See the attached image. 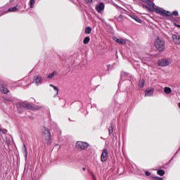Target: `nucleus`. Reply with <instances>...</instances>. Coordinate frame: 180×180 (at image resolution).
<instances>
[{
	"mask_svg": "<svg viewBox=\"0 0 180 180\" xmlns=\"http://www.w3.org/2000/svg\"><path fill=\"white\" fill-rule=\"evenodd\" d=\"M154 46L158 51H164L165 50V41L158 37L155 40Z\"/></svg>",
	"mask_w": 180,
	"mask_h": 180,
	"instance_id": "nucleus-1",
	"label": "nucleus"
},
{
	"mask_svg": "<svg viewBox=\"0 0 180 180\" xmlns=\"http://www.w3.org/2000/svg\"><path fill=\"white\" fill-rule=\"evenodd\" d=\"M18 108H24L25 109H30V110H40L41 109V106L39 105H32L26 103H18L17 104Z\"/></svg>",
	"mask_w": 180,
	"mask_h": 180,
	"instance_id": "nucleus-2",
	"label": "nucleus"
},
{
	"mask_svg": "<svg viewBox=\"0 0 180 180\" xmlns=\"http://www.w3.org/2000/svg\"><path fill=\"white\" fill-rule=\"evenodd\" d=\"M42 137L46 141V143H50L51 141V133L50 129L46 127H42Z\"/></svg>",
	"mask_w": 180,
	"mask_h": 180,
	"instance_id": "nucleus-3",
	"label": "nucleus"
},
{
	"mask_svg": "<svg viewBox=\"0 0 180 180\" xmlns=\"http://www.w3.org/2000/svg\"><path fill=\"white\" fill-rule=\"evenodd\" d=\"M75 147L77 150L81 151L82 150H86V148H88V147H89V143H88L86 142L79 141L76 142Z\"/></svg>",
	"mask_w": 180,
	"mask_h": 180,
	"instance_id": "nucleus-4",
	"label": "nucleus"
},
{
	"mask_svg": "<svg viewBox=\"0 0 180 180\" xmlns=\"http://www.w3.org/2000/svg\"><path fill=\"white\" fill-rule=\"evenodd\" d=\"M158 64L160 67H168L170 64H172V60L170 59H160L158 60Z\"/></svg>",
	"mask_w": 180,
	"mask_h": 180,
	"instance_id": "nucleus-5",
	"label": "nucleus"
},
{
	"mask_svg": "<svg viewBox=\"0 0 180 180\" xmlns=\"http://www.w3.org/2000/svg\"><path fill=\"white\" fill-rule=\"evenodd\" d=\"M155 12L156 13H158L159 15H161L162 16H171V13L169 11H167L161 8H154Z\"/></svg>",
	"mask_w": 180,
	"mask_h": 180,
	"instance_id": "nucleus-6",
	"label": "nucleus"
},
{
	"mask_svg": "<svg viewBox=\"0 0 180 180\" xmlns=\"http://www.w3.org/2000/svg\"><path fill=\"white\" fill-rule=\"evenodd\" d=\"M112 39L118 44H122L123 46L127 43V40L123 38H117L116 37H114Z\"/></svg>",
	"mask_w": 180,
	"mask_h": 180,
	"instance_id": "nucleus-7",
	"label": "nucleus"
},
{
	"mask_svg": "<svg viewBox=\"0 0 180 180\" xmlns=\"http://www.w3.org/2000/svg\"><path fill=\"white\" fill-rule=\"evenodd\" d=\"M109 153L108 152V150L104 149L101 154V160L102 162H105L108 160Z\"/></svg>",
	"mask_w": 180,
	"mask_h": 180,
	"instance_id": "nucleus-8",
	"label": "nucleus"
},
{
	"mask_svg": "<svg viewBox=\"0 0 180 180\" xmlns=\"http://www.w3.org/2000/svg\"><path fill=\"white\" fill-rule=\"evenodd\" d=\"M33 82L36 85H40L43 83V78L41 76H35L34 77Z\"/></svg>",
	"mask_w": 180,
	"mask_h": 180,
	"instance_id": "nucleus-9",
	"label": "nucleus"
},
{
	"mask_svg": "<svg viewBox=\"0 0 180 180\" xmlns=\"http://www.w3.org/2000/svg\"><path fill=\"white\" fill-rule=\"evenodd\" d=\"M172 38L175 44H180V35L173 34Z\"/></svg>",
	"mask_w": 180,
	"mask_h": 180,
	"instance_id": "nucleus-10",
	"label": "nucleus"
},
{
	"mask_svg": "<svg viewBox=\"0 0 180 180\" xmlns=\"http://www.w3.org/2000/svg\"><path fill=\"white\" fill-rule=\"evenodd\" d=\"M154 95V89L150 88L148 89L145 91V96H153Z\"/></svg>",
	"mask_w": 180,
	"mask_h": 180,
	"instance_id": "nucleus-11",
	"label": "nucleus"
},
{
	"mask_svg": "<svg viewBox=\"0 0 180 180\" xmlns=\"http://www.w3.org/2000/svg\"><path fill=\"white\" fill-rule=\"evenodd\" d=\"M96 9L98 13H101L103 9H105V4L103 3H100L96 7Z\"/></svg>",
	"mask_w": 180,
	"mask_h": 180,
	"instance_id": "nucleus-12",
	"label": "nucleus"
},
{
	"mask_svg": "<svg viewBox=\"0 0 180 180\" xmlns=\"http://www.w3.org/2000/svg\"><path fill=\"white\" fill-rule=\"evenodd\" d=\"M130 18H131L132 19H134V20H136V22H137V23H143V20L141 19H140V18L134 15H129Z\"/></svg>",
	"mask_w": 180,
	"mask_h": 180,
	"instance_id": "nucleus-13",
	"label": "nucleus"
},
{
	"mask_svg": "<svg viewBox=\"0 0 180 180\" xmlns=\"http://www.w3.org/2000/svg\"><path fill=\"white\" fill-rule=\"evenodd\" d=\"M0 91L2 92V94H8V92H9L8 88L4 86L3 84H0Z\"/></svg>",
	"mask_w": 180,
	"mask_h": 180,
	"instance_id": "nucleus-14",
	"label": "nucleus"
},
{
	"mask_svg": "<svg viewBox=\"0 0 180 180\" xmlns=\"http://www.w3.org/2000/svg\"><path fill=\"white\" fill-rule=\"evenodd\" d=\"M19 8H20V6H16L10 8L7 10V12H16V11L19 9Z\"/></svg>",
	"mask_w": 180,
	"mask_h": 180,
	"instance_id": "nucleus-15",
	"label": "nucleus"
},
{
	"mask_svg": "<svg viewBox=\"0 0 180 180\" xmlns=\"http://www.w3.org/2000/svg\"><path fill=\"white\" fill-rule=\"evenodd\" d=\"M164 92L165 94H167L168 95H169V94L172 92V89H171L170 87L166 86L164 88Z\"/></svg>",
	"mask_w": 180,
	"mask_h": 180,
	"instance_id": "nucleus-16",
	"label": "nucleus"
},
{
	"mask_svg": "<svg viewBox=\"0 0 180 180\" xmlns=\"http://www.w3.org/2000/svg\"><path fill=\"white\" fill-rule=\"evenodd\" d=\"M50 86H52L53 88V91H55L54 96H57V95H58V88L53 84H50Z\"/></svg>",
	"mask_w": 180,
	"mask_h": 180,
	"instance_id": "nucleus-17",
	"label": "nucleus"
},
{
	"mask_svg": "<svg viewBox=\"0 0 180 180\" xmlns=\"http://www.w3.org/2000/svg\"><path fill=\"white\" fill-rule=\"evenodd\" d=\"M22 150L24 151L25 160H27V148H26V146L25 145H23Z\"/></svg>",
	"mask_w": 180,
	"mask_h": 180,
	"instance_id": "nucleus-18",
	"label": "nucleus"
},
{
	"mask_svg": "<svg viewBox=\"0 0 180 180\" xmlns=\"http://www.w3.org/2000/svg\"><path fill=\"white\" fill-rule=\"evenodd\" d=\"M91 32H92V28L91 27H86L85 29L86 34H91Z\"/></svg>",
	"mask_w": 180,
	"mask_h": 180,
	"instance_id": "nucleus-19",
	"label": "nucleus"
},
{
	"mask_svg": "<svg viewBox=\"0 0 180 180\" xmlns=\"http://www.w3.org/2000/svg\"><path fill=\"white\" fill-rule=\"evenodd\" d=\"M144 84H146V82L142 79L139 81V86H140V88H144Z\"/></svg>",
	"mask_w": 180,
	"mask_h": 180,
	"instance_id": "nucleus-20",
	"label": "nucleus"
},
{
	"mask_svg": "<svg viewBox=\"0 0 180 180\" xmlns=\"http://www.w3.org/2000/svg\"><path fill=\"white\" fill-rule=\"evenodd\" d=\"M157 174L160 176H163V175L165 174V171H164L163 169L158 170Z\"/></svg>",
	"mask_w": 180,
	"mask_h": 180,
	"instance_id": "nucleus-21",
	"label": "nucleus"
},
{
	"mask_svg": "<svg viewBox=\"0 0 180 180\" xmlns=\"http://www.w3.org/2000/svg\"><path fill=\"white\" fill-rule=\"evenodd\" d=\"M146 4H148V5L149 6H150V8H153V9H155V8L154 7L155 6V4L154 3L150 1V0H148V1H146Z\"/></svg>",
	"mask_w": 180,
	"mask_h": 180,
	"instance_id": "nucleus-22",
	"label": "nucleus"
},
{
	"mask_svg": "<svg viewBox=\"0 0 180 180\" xmlns=\"http://www.w3.org/2000/svg\"><path fill=\"white\" fill-rule=\"evenodd\" d=\"M90 40L91 39L89 38V37H86L83 41L84 44H88Z\"/></svg>",
	"mask_w": 180,
	"mask_h": 180,
	"instance_id": "nucleus-23",
	"label": "nucleus"
},
{
	"mask_svg": "<svg viewBox=\"0 0 180 180\" xmlns=\"http://www.w3.org/2000/svg\"><path fill=\"white\" fill-rule=\"evenodd\" d=\"M56 75H57V72L54 71L48 76V78H53V77H56Z\"/></svg>",
	"mask_w": 180,
	"mask_h": 180,
	"instance_id": "nucleus-24",
	"label": "nucleus"
},
{
	"mask_svg": "<svg viewBox=\"0 0 180 180\" xmlns=\"http://www.w3.org/2000/svg\"><path fill=\"white\" fill-rule=\"evenodd\" d=\"M108 131L109 134H112L113 133V127H109Z\"/></svg>",
	"mask_w": 180,
	"mask_h": 180,
	"instance_id": "nucleus-25",
	"label": "nucleus"
},
{
	"mask_svg": "<svg viewBox=\"0 0 180 180\" xmlns=\"http://www.w3.org/2000/svg\"><path fill=\"white\" fill-rule=\"evenodd\" d=\"M30 8H33V6L34 5V0H30Z\"/></svg>",
	"mask_w": 180,
	"mask_h": 180,
	"instance_id": "nucleus-26",
	"label": "nucleus"
},
{
	"mask_svg": "<svg viewBox=\"0 0 180 180\" xmlns=\"http://www.w3.org/2000/svg\"><path fill=\"white\" fill-rule=\"evenodd\" d=\"M172 15L174 16H178V11H174L172 13H171V16H172Z\"/></svg>",
	"mask_w": 180,
	"mask_h": 180,
	"instance_id": "nucleus-27",
	"label": "nucleus"
},
{
	"mask_svg": "<svg viewBox=\"0 0 180 180\" xmlns=\"http://www.w3.org/2000/svg\"><path fill=\"white\" fill-rule=\"evenodd\" d=\"M146 8L148 9V11H150V12H154L155 11L153 8L146 7Z\"/></svg>",
	"mask_w": 180,
	"mask_h": 180,
	"instance_id": "nucleus-28",
	"label": "nucleus"
},
{
	"mask_svg": "<svg viewBox=\"0 0 180 180\" xmlns=\"http://www.w3.org/2000/svg\"><path fill=\"white\" fill-rule=\"evenodd\" d=\"M86 4H92L94 0H84Z\"/></svg>",
	"mask_w": 180,
	"mask_h": 180,
	"instance_id": "nucleus-29",
	"label": "nucleus"
},
{
	"mask_svg": "<svg viewBox=\"0 0 180 180\" xmlns=\"http://www.w3.org/2000/svg\"><path fill=\"white\" fill-rule=\"evenodd\" d=\"M145 174H146V176H149V175H150V172H146Z\"/></svg>",
	"mask_w": 180,
	"mask_h": 180,
	"instance_id": "nucleus-30",
	"label": "nucleus"
},
{
	"mask_svg": "<svg viewBox=\"0 0 180 180\" xmlns=\"http://www.w3.org/2000/svg\"><path fill=\"white\" fill-rule=\"evenodd\" d=\"M120 19H123V15H120Z\"/></svg>",
	"mask_w": 180,
	"mask_h": 180,
	"instance_id": "nucleus-31",
	"label": "nucleus"
},
{
	"mask_svg": "<svg viewBox=\"0 0 180 180\" xmlns=\"http://www.w3.org/2000/svg\"><path fill=\"white\" fill-rule=\"evenodd\" d=\"M56 147H58V148H60V146L58 145V144H57V145H56Z\"/></svg>",
	"mask_w": 180,
	"mask_h": 180,
	"instance_id": "nucleus-32",
	"label": "nucleus"
},
{
	"mask_svg": "<svg viewBox=\"0 0 180 180\" xmlns=\"http://www.w3.org/2000/svg\"><path fill=\"white\" fill-rule=\"evenodd\" d=\"M178 26V27H180V25H177Z\"/></svg>",
	"mask_w": 180,
	"mask_h": 180,
	"instance_id": "nucleus-33",
	"label": "nucleus"
}]
</instances>
